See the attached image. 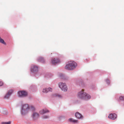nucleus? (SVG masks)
I'll list each match as a JSON object with an SVG mask.
<instances>
[{
  "mask_svg": "<svg viewBox=\"0 0 124 124\" xmlns=\"http://www.w3.org/2000/svg\"><path fill=\"white\" fill-rule=\"evenodd\" d=\"M84 91V89H82L81 91L78 93V98L85 100L90 99L91 96L85 92Z\"/></svg>",
  "mask_w": 124,
  "mask_h": 124,
  "instance_id": "1",
  "label": "nucleus"
},
{
  "mask_svg": "<svg viewBox=\"0 0 124 124\" xmlns=\"http://www.w3.org/2000/svg\"><path fill=\"white\" fill-rule=\"evenodd\" d=\"M77 66V63L73 61L69 62L65 67V68L68 70H72L76 68Z\"/></svg>",
  "mask_w": 124,
  "mask_h": 124,
  "instance_id": "2",
  "label": "nucleus"
},
{
  "mask_svg": "<svg viewBox=\"0 0 124 124\" xmlns=\"http://www.w3.org/2000/svg\"><path fill=\"white\" fill-rule=\"evenodd\" d=\"M30 108L28 104H23L22 107V113L24 114L27 113L30 111Z\"/></svg>",
  "mask_w": 124,
  "mask_h": 124,
  "instance_id": "3",
  "label": "nucleus"
},
{
  "mask_svg": "<svg viewBox=\"0 0 124 124\" xmlns=\"http://www.w3.org/2000/svg\"><path fill=\"white\" fill-rule=\"evenodd\" d=\"M59 87L61 90L64 92H66L68 89L67 87L66 84L62 82L59 83L58 84Z\"/></svg>",
  "mask_w": 124,
  "mask_h": 124,
  "instance_id": "4",
  "label": "nucleus"
},
{
  "mask_svg": "<svg viewBox=\"0 0 124 124\" xmlns=\"http://www.w3.org/2000/svg\"><path fill=\"white\" fill-rule=\"evenodd\" d=\"M39 117V113L36 112H34L32 115V117L34 120L37 119Z\"/></svg>",
  "mask_w": 124,
  "mask_h": 124,
  "instance_id": "5",
  "label": "nucleus"
},
{
  "mask_svg": "<svg viewBox=\"0 0 124 124\" xmlns=\"http://www.w3.org/2000/svg\"><path fill=\"white\" fill-rule=\"evenodd\" d=\"M18 95L20 97H24L27 95V93L24 91H21L18 92Z\"/></svg>",
  "mask_w": 124,
  "mask_h": 124,
  "instance_id": "6",
  "label": "nucleus"
},
{
  "mask_svg": "<svg viewBox=\"0 0 124 124\" xmlns=\"http://www.w3.org/2000/svg\"><path fill=\"white\" fill-rule=\"evenodd\" d=\"M108 117L109 118L113 120H115L117 117V115L115 113L109 114Z\"/></svg>",
  "mask_w": 124,
  "mask_h": 124,
  "instance_id": "7",
  "label": "nucleus"
},
{
  "mask_svg": "<svg viewBox=\"0 0 124 124\" xmlns=\"http://www.w3.org/2000/svg\"><path fill=\"white\" fill-rule=\"evenodd\" d=\"M38 69V67L34 65H32L31 66V72H35L37 71Z\"/></svg>",
  "mask_w": 124,
  "mask_h": 124,
  "instance_id": "8",
  "label": "nucleus"
},
{
  "mask_svg": "<svg viewBox=\"0 0 124 124\" xmlns=\"http://www.w3.org/2000/svg\"><path fill=\"white\" fill-rule=\"evenodd\" d=\"M76 117L78 119H82L83 116L81 114L78 112H76L75 114Z\"/></svg>",
  "mask_w": 124,
  "mask_h": 124,
  "instance_id": "9",
  "label": "nucleus"
},
{
  "mask_svg": "<svg viewBox=\"0 0 124 124\" xmlns=\"http://www.w3.org/2000/svg\"><path fill=\"white\" fill-rule=\"evenodd\" d=\"M52 91V89L51 88L49 87L47 88L43 89L42 90V92L44 93H47L49 91L51 92Z\"/></svg>",
  "mask_w": 124,
  "mask_h": 124,
  "instance_id": "10",
  "label": "nucleus"
},
{
  "mask_svg": "<svg viewBox=\"0 0 124 124\" xmlns=\"http://www.w3.org/2000/svg\"><path fill=\"white\" fill-rule=\"evenodd\" d=\"M52 63L54 64L59 62V60L57 59L53 58L52 60Z\"/></svg>",
  "mask_w": 124,
  "mask_h": 124,
  "instance_id": "11",
  "label": "nucleus"
},
{
  "mask_svg": "<svg viewBox=\"0 0 124 124\" xmlns=\"http://www.w3.org/2000/svg\"><path fill=\"white\" fill-rule=\"evenodd\" d=\"M49 111L46 109H43L41 110L39 112L40 114H44L49 113Z\"/></svg>",
  "mask_w": 124,
  "mask_h": 124,
  "instance_id": "12",
  "label": "nucleus"
},
{
  "mask_svg": "<svg viewBox=\"0 0 124 124\" xmlns=\"http://www.w3.org/2000/svg\"><path fill=\"white\" fill-rule=\"evenodd\" d=\"M38 61L39 62H40L42 63H44L45 62V60L43 58L41 57H39L38 59Z\"/></svg>",
  "mask_w": 124,
  "mask_h": 124,
  "instance_id": "13",
  "label": "nucleus"
},
{
  "mask_svg": "<svg viewBox=\"0 0 124 124\" xmlns=\"http://www.w3.org/2000/svg\"><path fill=\"white\" fill-rule=\"evenodd\" d=\"M69 120L70 122L74 123H77L78 122V120H75L72 118L69 119Z\"/></svg>",
  "mask_w": 124,
  "mask_h": 124,
  "instance_id": "14",
  "label": "nucleus"
},
{
  "mask_svg": "<svg viewBox=\"0 0 124 124\" xmlns=\"http://www.w3.org/2000/svg\"><path fill=\"white\" fill-rule=\"evenodd\" d=\"M0 43L5 45H6V43L5 42L4 40L1 38L0 37Z\"/></svg>",
  "mask_w": 124,
  "mask_h": 124,
  "instance_id": "15",
  "label": "nucleus"
},
{
  "mask_svg": "<svg viewBox=\"0 0 124 124\" xmlns=\"http://www.w3.org/2000/svg\"><path fill=\"white\" fill-rule=\"evenodd\" d=\"M29 108H30V110H31L32 111H33L35 110V108L34 107L32 106H29Z\"/></svg>",
  "mask_w": 124,
  "mask_h": 124,
  "instance_id": "16",
  "label": "nucleus"
},
{
  "mask_svg": "<svg viewBox=\"0 0 124 124\" xmlns=\"http://www.w3.org/2000/svg\"><path fill=\"white\" fill-rule=\"evenodd\" d=\"M53 97H58L59 98H61L62 97L61 96L58 94H55L53 96Z\"/></svg>",
  "mask_w": 124,
  "mask_h": 124,
  "instance_id": "17",
  "label": "nucleus"
},
{
  "mask_svg": "<svg viewBox=\"0 0 124 124\" xmlns=\"http://www.w3.org/2000/svg\"><path fill=\"white\" fill-rule=\"evenodd\" d=\"M10 95V94L8 93L7 94L4 96V98L5 99H8Z\"/></svg>",
  "mask_w": 124,
  "mask_h": 124,
  "instance_id": "18",
  "label": "nucleus"
},
{
  "mask_svg": "<svg viewBox=\"0 0 124 124\" xmlns=\"http://www.w3.org/2000/svg\"><path fill=\"white\" fill-rule=\"evenodd\" d=\"M49 116H48L45 115L42 117V118L43 119H47L49 118Z\"/></svg>",
  "mask_w": 124,
  "mask_h": 124,
  "instance_id": "19",
  "label": "nucleus"
},
{
  "mask_svg": "<svg viewBox=\"0 0 124 124\" xmlns=\"http://www.w3.org/2000/svg\"><path fill=\"white\" fill-rule=\"evenodd\" d=\"M119 99L121 100H124V96H120L119 97Z\"/></svg>",
  "mask_w": 124,
  "mask_h": 124,
  "instance_id": "20",
  "label": "nucleus"
},
{
  "mask_svg": "<svg viewBox=\"0 0 124 124\" xmlns=\"http://www.w3.org/2000/svg\"><path fill=\"white\" fill-rule=\"evenodd\" d=\"M13 90H10L8 92V93L10 94V95L13 93Z\"/></svg>",
  "mask_w": 124,
  "mask_h": 124,
  "instance_id": "21",
  "label": "nucleus"
},
{
  "mask_svg": "<svg viewBox=\"0 0 124 124\" xmlns=\"http://www.w3.org/2000/svg\"><path fill=\"white\" fill-rule=\"evenodd\" d=\"M3 84V83L2 81H0V86H2Z\"/></svg>",
  "mask_w": 124,
  "mask_h": 124,
  "instance_id": "22",
  "label": "nucleus"
},
{
  "mask_svg": "<svg viewBox=\"0 0 124 124\" xmlns=\"http://www.w3.org/2000/svg\"><path fill=\"white\" fill-rule=\"evenodd\" d=\"M11 124L10 122H5V123H4V124Z\"/></svg>",
  "mask_w": 124,
  "mask_h": 124,
  "instance_id": "23",
  "label": "nucleus"
},
{
  "mask_svg": "<svg viewBox=\"0 0 124 124\" xmlns=\"http://www.w3.org/2000/svg\"><path fill=\"white\" fill-rule=\"evenodd\" d=\"M106 82L108 84L109 83V81L108 79H107L106 80Z\"/></svg>",
  "mask_w": 124,
  "mask_h": 124,
  "instance_id": "24",
  "label": "nucleus"
}]
</instances>
